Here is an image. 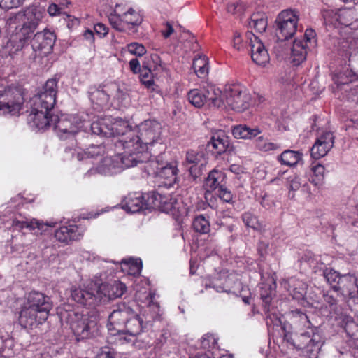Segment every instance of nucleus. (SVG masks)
Segmentation results:
<instances>
[{"instance_id":"obj_35","label":"nucleus","mask_w":358,"mask_h":358,"mask_svg":"<svg viewBox=\"0 0 358 358\" xmlns=\"http://www.w3.org/2000/svg\"><path fill=\"white\" fill-rule=\"evenodd\" d=\"M224 178V174L221 171L213 170L210 172L205 183L208 191H217L220 187H223L222 183Z\"/></svg>"},{"instance_id":"obj_32","label":"nucleus","mask_w":358,"mask_h":358,"mask_svg":"<svg viewBox=\"0 0 358 358\" xmlns=\"http://www.w3.org/2000/svg\"><path fill=\"white\" fill-rule=\"evenodd\" d=\"M206 93L207 102L210 101L213 106L217 108L224 107V92L215 86H209L206 89Z\"/></svg>"},{"instance_id":"obj_19","label":"nucleus","mask_w":358,"mask_h":358,"mask_svg":"<svg viewBox=\"0 0 358 358\" xmlns=\"http://www.w3.org/2000/svg\"><path fill=\"white\" fill-rule=\"evenodd\" d=\"M253 62L259 66H266L269 63L270 56L262 42L254 34H248Z\"/></svg>"},{"instance_id":"obj_34","label":"nucleus","mask_w":358,"mask_h":358,"mask_svg":"<svg viewBox=\"0 0 358 358\" xmlns=\"http://www.w3.org/2000/svg\"><path fill=\"white\" fill-rule=\"evenodd\" d=\"M121 269L124 273L131 275H138L142 269V262L141 259H122L121 262Z\"/></svg>"},{"instance_id":"obj_43","label":"nucleus","mask_w":358,"mask_h":358,"mask_svg":"<svg viewBox=\"0 0 358 358\" xmlns=\"http://www.w3.org/2000/svg\"><path fill=\"white\" fill-rule=\"evenodd\" d=\"M178 169L172 165L166 166L161 169L159 174L162 178H165L169 183L176 182Z\"/></svg>"},{"instance_id":"obj_15","label":"nucleus","mask_w":358,"mask_h":358,"mask_svg":"<svg viewBox=\"0 0 358 358\" xmlns=\"http://www.w3.org/2000/svg\"><path fill=\"white\" fill-rule=\"evenodd\" d=\"M143 331V321L138 315L134 312L129 317L123 327V331H120L117 335V341L120 344L132 343L134 344L137 336Z\"/></svg>"},{"instance_id":"obj_25","label":"nucleus","mask_w":358,"mask_h":358,"mask_svg":"<svg viewBox=\"0 0 358 358\" xmlns=\"http://www.w3.org/2000/svg\"><path fill=\"white\" fill-rule=\"evenodd\" d=\"M281 285L289 292L294 299H303L307 289V285L304 282L291 278L289 280H283Z\"/></svg>"},{"instance_id":"obj_27","label":"nucleus","mask_w":358,"mask_h":358,"mask_svg":"<svg viewBox=\"0 0 358 358\" xmlns=\"http://www.w3.org/2000/svg\"><path fill=\"white\" fill-rule=\"evenodd\" d=\"M231 132L237 139L250 140L262 133L259 127L251 128L246 124H238L232 127Z\"/></svg>"},{"instance_id":"obj_8","label":"nucleus","mask_w":358,"mask_h":358,"mask_svg":"<svg viewBox=\"0 0 358 358\" xmlns=\"http://www.w3.org/2000/svg\"><path fill=\"white\" fill-rule=\"evenodd\" d=\"M66 322L77 340L90 338L97 330L98 315L94 310L86 313L68 312Z\"/></svg>"},{"instance_id":"obj_56","label":"nucleus","mask_w":358,"mask_h":358,"mask_svg":"<svg viewBox=\"0 0 358 358\" xmlns=\"http://www.w3.org/2000/svg\"><path fill=\"white\" fill-rule=\"evenodd\" d=\"M206 287H212L217 292H227V287H222L218 285L217 280H213L209 283L206 282Z\"/></svg>"},{"instance_id":"obj_11","label":"nucleus","mask_w":358,"mask_h":358,"mask_svg":"<svg viewBox=\"0 0 358 358\" xmlns=\"http://www.w3.org/2000/svg\"><path fill=\"white\" fill-rule=\"evenodd\" d=\"M299 19V13L294 10H284L278 14L276 19V36L279 40H287L295 34Z\"/></svg>"},{"instance_id":"obj_42","label":"nucleus","mask_w":358,"mask_h":358,"mask_svg":"<svg viewBox=\"0 0 358 358\" xmlns=\"http://www.w3.org/2000/svg\"><path fill=\"white\" fill-rule=\"evenodd\" d=\"M194 230L200 234H207L210 231V222L202 215L197 216L193 222Z\"/></svg>"},{"instance_id":"obj_46","label":"nucleus","mask_w":358,"mask_h":358,"mask_svg":"<svg viewBox=\"0 0 358 358\" xmlns=\"http://www.w3.org/2000/svg\"><path fill=\"white\" fill-rule=\"evenodd\" d=\"M186 161L188 164L192 165L200 164L201 166H203L205 164L203 155L194 150H189L187 152Z\"/></svg>"},{"instance_id":"obj_61","label":"nucleus","mask_w":358,"mask_h":358,"mask_svg":"<svg viewBox=\"0 0 358 358\" xmlns=\"http://www.w3.org/2000/svg\"><path fill=\"white\" fill-rule=\"evenodd\" d=\"M165 29L161 31L162 35L165 38H169L174 31L173 26L169 23L166 22L164 24Z\"/></svg>"},{"instance_id":"obj_22","label":"nucleus","mask_w":358,"mask_h":358,"mask_svg":"<svg viewBox=\"0 0 358 358\" xmlns=\"http://www.w3.org/2000/svg\"><path fill=\"white\" fill-rule=\"evenodd\" d=\"M122 208L127 213H136L146 208L147 203L141 192L129 194L121 203Z\"/></svg>"},{"instance_id":"obj_30","label":"nucleus","mask_w":358,"mask_h":358,"mask_svg":"<svg viewBox=\"0 0 358 358\" xmlns=\"http://www.w3.org/2000/svg\"><path fill=\"white\" fill-rule=\"evenodd\" d=\"M210 143L218 155L225 152L229 148V138L222 131L216 132L211 137Z\"/></svg>"},{"instance_id":"obj_40","label":"nucleus","mask_w":358,"mask_h":358,"mask_svg":"<svg viewBox=\"0 0 358 358\" xmlns=\"http://www.w3.org/2000/svg\"><path fill=\"white\" fill-rule=\"evenodd\" d=\"M256 148L262 152H271L278 150L280 145L275 143L271 142L264 136H259L255 141Z\"/></svg>"},{"instance_id":"obj_26","label":"nucleus","mask_w":358,"mask_h":358,"mask_svg":"<svg viewBox=\"0 0 358 358\" xmlns=\"http://www.w3.org/2000/svg\"><path fill=\"white\" fill-rule=\"evenodd\" d=\"M285 186L289 191L288 196L291 199L295 197V192L298 190H300L304 194H309L310 193L308 183L305 180H302L296 175H292L287 177Z\"/></svg>"},{"instance_id":"obj_29","label":"nucleus","mask_w":358,"mask_h":358,"mask_svg":"<svg viewBox=\"0 0 358 358\" xmlns=\"http://www.w3.org/2000/svg\"><path fill=\"white\" fill-rule=\"evenodd\" d=\"M272 294H273V289L271 288L269 289L268 293H264V288H262L261 292V299L263 301L264 306V310L266 314V322L268 326L270 325H275L278 326L281 321L278 315L275 314H271L270 310L268 308V305L270 304L271 299H272Z\"/></svg>"},{"instance_id":"obj_47","label":"nucleus","mask_w":358,"mask_h":358,"mask_svg":"<svg viewBox=\"0 0 358 358\" xmlns=\"http://www.w3.org/2000/svg\"><path fill=\"white\" fill-rule=\"evenodd\" d=\"M342 275H340V274L331 269V268H326L324 271V277L327 280V282L331 286L333 289L334 290V286L338 287V284H337L339 280V278H341Z\"/></svg>"},{"instance_id":"obj_59","label":"nucleus","mask_w":358,"mask_h":358,"mask_svg":"<svg viewBox=\"0 0 358 358\" xmlns=\"http://www.w3.org/2000/svg\"><path fill=\"white\" fill-rule=\"evenodd\" d=\"M94 30L101 36H105L108 34V28L102 23L95 24Z\"/></svg>"},{"instance_id":"obj_62","label":"nucleus","mask_w":358,"mask_h":358,"mask_svg":"<svg viewBox=\"0 0 358 358\" xmlns=\"http://www.w3.org/2000/svg\"><path fill=\"white\" fill-rule=\"evenodd\" d=\"M201 166L200 164L192 165L191 166H189V173L194 178H196L199 176L201 174Z\"/></svg>"},{"instance_id":"obj_23","label":"nucleus","mask_w":358,"mask_h":358,"mask_svg":"<svg viewBox=\"0 0 358 358\" xmlns=\"http://www.w3.org/2000/svg\"><path fill=\"white\" fill-rule=\"evenodd\" d=\"M83 231L78 226L70 224L57 229L55 232V237L61 243H68L71 241L80 239L83 236Z\"/></svg>"},{"instance_id":"obj_7","label":"nucleus","mask_w":358,"mask_h":358,"mask_svg":"<svg viewBox=\"0 0 358 358\" xmlns=\"http://www.w3.org/2000/svg\"><path fill=\"white\" fill-rule=\"evenodd\" d=\"M300 321L306 327L295 335L292 344L308 358H317L324 341L318 329L310 325L306 315L299 313Z\"/></svg>"},{"instance_id":"obj_28","label":"nucleus","mask_w":358,"mask_h":358,"mask_svg":"<svg viewBox=\"0 0 358 358\" xmlns=\"http://www.w3.org/2000/svg\"><path fill=\"white\" fill-rule=\"evenodd\" d=\"M310 48L304 39L296 38L294 40L292 49V57L295 64H299L303 62L307 55V50Z\"/></svg>"},{"instance_id":"obj_38","label":"nucleus","mask_w":358,"mask_h":358,"mask_svg":"<svg viewBox=\"0 0 358 358\" xmlns=\"http://www.w3.org/2000/svg\"><path fill=\"white\" fill-rule=\"evenodd\" d=\"M195 73L199 78H204L208 72V59L206 56H199L193 62Z\"/></svg>"},{"instance_id":"obj_2","label":"nucleus","mask_w":358,"mask_h":358,"mask_svg":"<svg viewBox=\"0 0 358 358\" xmlns=\"http://www.w3.org/2000/svg\"><path fill=\"white\" fill-rule=\"evenodd\" d=\"M43 16V12L36 6L27 7L9 16L6 20L7 31L10 34L7 48L10 55L22 50L27 44Z\"/></svg>"},{"instance_id":"obj_50","label":"nucleus","mask_w":358,"mask_h":358,"mask_svg":"<svg viewBox=\"0 0 358 358\" xmlns=\"http://www.w3.org/2000/svg\"><path fill=\"white\" fill-rule=\"evenodd\" d=\"M127 48L129 53L137 57H141L146 53L144 45L136 42L128 44Z\"/></svg>"},{"instance_id":"obj_18","label":"nucleus","mask_w":358,"mask_h":358,"mask_svg":"<svg viewBox=\"0 0 358 358\" xmlns=\"http://www.w3.org/2000/svg\"><path fill=\"white\" fill-rule=\"evenodd\" d=\"M338 282V286H334V291L345 298L358 301V279L355 275H343Z\"/></svg>"},{"instance_id":"obj_52","label":"nucleus","mask_w":358,"mask_h":358,"mask_svg":"<svg viewBox=\"0 0 358 358\" xmlns=\"http://www.w3.org/2000/svg\"><path fill=\"white\" fill-rule=\"evenodd\" d=\"M24 0H1L0 7L5 9H12L22 5Z\"/></svg>"},{"instance_id":"obj_12","label":"nucleus","mask_w":358,"mask_h":358,"mask_svg":"<svg viewBox=\"0 0 358 358\" xmlns=\"http://www.w3.org/2000/svg\"><path fill=\"white\" fill-rule=\"evenodd\" d=\"M52 127L61 138H66L79 132L84 123L77 116L52 115Z\"/></svg>"},{"instance_id":"obj_20","label":"nucleus","mask_w":358,"mask_h":358,"mask_svg":"<svg viewBox=\"0 0 358 358\" xmlns=\"http://www.w3.org/2000/svg\"><path fill=\"white\" fill-rule=\"evenodd\" d=\"M334 137L331 132L327 131L320 136L311 148V156L314 159L324 157L332 148Z\"/></svg>"},{"instance_id":"obj_58","label":"nucleus","mask_w":358,"mask_h":358,"mask_svg":"<svg viewBox=\"0 0 358 358\" xmlns=\"http://www.w3.org/2000/svg\"><path fill=\"white\" fill-rule=\"evenodd\" d=\"M129 67L131 71L134 73H136L138 72H141V65L139 61L136 59H132L129 62Z\"/></svg>"},{"instance_id":"obj_57","label":"nucleus","mask_w":358,"mask_h":358,"mask_svg":"<svg viewBox=\"0 0 358 358\" xmlns=\"http://www.w3.org/2000/svg\"><path fill=\"white\" fill-rule=\"evenodd\" d=\"M324 298L325 302L327 303L333 310H335L336 308V306L337 300L334 298V296L327 292V294H324Z\"/></svg>"},{"instance_id":"obj_13","label":"nucleus","mask_w":358,"mask_h":358,"mask_svg":"<svg viewBox=\"0 0 358 358\" xmlns=\"http://www.w3.org/2000/svg\"><path fill=\"white\" fill-rule=\"evenodd\" d=\"M23 102L24 99L17 90L8 88L0 91V115H17Z\"/></svg>"},{"instance_id":"obj_17","label":"nucleus","mask_w":358,"mask_h":358,"mask_svg":"<svg viewBox=\"0 0 358 358\" xmlns=\"http://www.w3.org/2000/svg\"><path fill=\"white\" fill-rule=\"evenodd\" d=\"M56 37L53 32L44 30L37 32L31 40V47L36 56L42 57L50 54L55 42Z\"/></svg>"},{"instance_id":"obj_60","label":"nucleus","mask_w":358,"mask_h":358,"mask_svg":"<svg viewBox=\"0 0 358 358\" xmlns=\"http://www.w3.org/2000/svg\"><path fill=\"white\" fill-rule=\"evenodd\" d=\"M62 7L55 3H52L48 8V12L51 16H56L61 13Z\"/></svg>"},{"instance_id":"obj_6","label":"nucleus","mask_w":358,"mask_h":358,"mask_svg":"<svg viewBox=\"0 0 358 358\" xmlns=\"http://www.w3.org/2000/svg\"><path fill=\"white\" fill-rule=\"evenodd\" d=\"M52 308L50 298L45 294L32 291L27 297L19 316V322L24 328L43 323Z\"/></svg>"},{"instance_id":"obj_39","label":"nucleus","mask_w":358,"mask_h":358,"mask_svg":"<svg viewBox=\"0 0 358 358\" xmlns=\"http://www.w3.org/2000/svg\"><path fill=\"white\" fill-rule=\"evenodd\" d=\"M109 97H113L122 104L128 98L127 93L116 83L108 84Z\"/></svg>"},{"instance_id":"obj_3","label":"nucleus","mask_w":358,"mask_h":358,"mask_svg":"<svg viewBox=\"0 0 358 358\" xmlns=\"http://www.w3.org/2000/svg\"><path fill=\"white\" fill-rule=\"evenodd\" d=\"M115 153V155H106V148L103 145H92L87 150L78 152L76 157L78 161H85L87 164L92 166L85 173L87 176L96 173L111 176L134 166L136 159L121 157L118 153Z\"/></svg>"},{"instance_id":"obj_14","label":"nucleus","mask_w":358,"mask_h":358,"mask_svg":"<svg viewBox=\"0 0 358 358\" xmlns=\"http://www.w3.org/2000/svg\"><path fill=\"white\" fill-rule=\"evenodd\" d=\"M135 130L148 150L149 146L153 145L160 141L162 126L157 121L145 120L141 123Z\"/></svg>"},{"instance_id":"obj_45","label":"nucleus","mask_w":358,"mask_h":358,"mask_svg":"<svg viewBox=\"0 0 358 358\" xmlns=\"http://www.w3.org/2000/svg\"><path fill=\"white\" fill-rule=\"evenodd\" d=\"M145 67L150 68L153 71L163 70L164 67L162 64L160 57L156 54H151L146 58Z\"/></svg>"},{"instance_id":"obj_16","label":"nucleus","mask_w":358,"mask_h":358,"mask_svg":"<svg viewBox=\"0 0 358 358\" xmlns=\"http://www.w3.org/2000/svg\"><path fill=\"white\" fill-rule=\"evenodd\" d=\"M133 310L125 304H120L113 310L108 317V330L111 336H116L123 331V327L131 317Z\"/></svg>"},{"instance_id":"obj_4","label":"nucleus","mask_w":358,"mask_h":358,"mask_svg":"<svg viewBox=\"0 0 358 358\" xmlns=\"http://www.w3.org/2000/svg\"><path fill=\"white\" fill-rule=\"evenodd\" d=\"M57 92V80L50 79L43 90L33 97L31 111L28 117L31 127L40 131L52 126V116L49 115L56 103Z\"/></svg>"},{"instance_id":"obj_53","label":"nucleus","mask_w":358,"mask_h":358,"mask_svg":"<svg viewBox=\"0 0 358 358\" xmlns=\"http://www.w3.org/2000/svg\"><path fill=\"white\" fill-rule=\"evenodd\" d=\"M311 170L314 175L317 177V181L313 180L315 185L318 184L324 178V166L322 164H317L312 166Z\"/></svg>"},{"instance_id":"obj_37","label":"nucleus","mask_w":358,"mask_h":358,"mask_svg":"<svg viewBox=\"0 0 358 358\" xmlns=\"http://www.w3.org/2000/svg\"><path fill=\"white\" fill-rule=\"evenodd\" d=\"M249 27L257 33H263L267 27V20L263 14H253L249 22Z\"/></svg>"},{"instance_id":"obj_24","label":"nucleus","mask_w":358,"mask_h":358,"mask_svg":"<svg viewBox=\"0 0 358 358\" xmlns=\"http://www.w3.org/2000/svg\"><path fill=\"white\" fill-rule=\"evenodd\" d=\"M13 226L19 229H27L29 231H34V233L39 232L42 234L47 230L48 227H55V223H44L42 221L33 218L26 219L22 221L13 220Z\"/></svg>"},{"instance_id":"obj_55","label":"nucleus","mask_w":358,"mask_h":358,"mask_svg":"<svg viewBox=\"0 0 358 358\" xmlns=\"http://www.w3.org/2000/svg\"><path fill=\"white\" fill-rule=\"evenodd\" d=\"M244 10V6L241 2L236 1L231 3L227 6L228 13L232 14H241Z\"/></svg>"},{"instance_id":"obj_64","label":"nucleus","mask_w":358,"mask_h":358,"mask_svg":"<svg viewBox=\"0 0 358 358\" xmlns=\"http://www.w3.org/2000/svg\"><path fill=\"white\" fill-rule=\"evenodd\" d=\"M229 170L231 172L236 175H240L244 173L245 169L242 166L238 164H231L230 166Z\"/></svg>"},{"instance_id":"obj_5","label":"nucleus","mask_w":358,"mask_h":358,"mask_svg":"<svg viewBox=\"0 0 358 358\" xmlns=\"http://www.w3.org/2000/svg\"><path fill=\"white\" fill-rule=\"evenodd\" d=\"M126 289V285L120 281L103 283L99 286H96L95 283L91 282L86 289L72 288L71 296L76 302L83 306L92 307L98 304L103 298L112 299L122 296Z\"/></svg>"},{"instance_id":"obj_48","label":"nucleus","mask_w":358,"mask_h":358,"mask_svg":"<svg viewBox=\"0 0 358 358\" xmlns=\"http://www.w3.org/2000/svg\"><path fill=\"white\" fill-rule=\"evenodd\" d=\"M13 346V339L8 337H0V355L3 356H10L11 355L12 348Z\"/></svg>"},{"instance_id":"obj_10","label":"nucleus","mask_w":358,"mask_h":358,"mask_svg":"<svg viewBox=\"0 0 358 358\" xmlns=\"http://www.w3.org/2000/svg\"><path fill=\"white\" fill-rule=\"evenodd\" d=\"M225 108L236 112L247 110L251 102V96L247 89L240 84H233L226 86L224 90Z\"/></svg>"},{"instance_id":"obj_1","label":"nucleus","mask_w":358,"mask_h":358,"mask_svg":"<svg viewBox=\"0 0 358 358\" xmlns=\"http://www.w3.org/2000/svg\"><path fill=\"white\" fill-rule=\"evenodd\" d=\"M93 134L106 137H117L114 141L115 152L121 157L136 159L134 166L143 162V153L148 150L136 130L129 127L128 122L106 117L92 123Z\"/></svg>"},{"instance_id":"obj_31","label":"nucleus","mask_w":358,"mask_h":358,"mask_svg":"<svg viewBox=\"0 0 358 358\" xmlns=\"http://www.w3.org/2000/svg\"><path fill=\"white\" fill-rule=\"evenodd\" d=\"M104 87L105 88L94 87L90 88L89 96L92 103L98 106H103L107 103L109 99L108 85H106Z\"/></svg>"},{"instance_id":"obj_44","label":"nucleus","mask_w":358,"mask_h":358,"mask_svg":"<svg viewBox=\"0 0 358 358\" xmlns=\"http://www.w3.org/2000/svg\"><path fill=\"white\" fill-rule=\"evenodd\" d=\"M152 71L153 70H152L150 68H147L145 66H143L141 71V82L147 88H150L154 85L153 74L152 73Z\"/></svg>"},{"instance_id":"obj_9","label":"nucleus","mask_w":358,"mask_h":358,"mask_svg":"<svg viewBox=\"0 0 358 358\" xmlns=\"http://www.w3.org/2000/svg\"><path fill=\"white\" fill-rule=\"evenodd\" d=\"M108 20L111 26L120 31H130L142 22V17L138 12L131 8L126 10L122 4H116Z\"/></svg>"},{"instance_id":"obj_41","label":"nucleus","mask_w":358,"mask_h":358,"mask_svg":"<svg viewBox=\"0 0 358 358\" xmlns=\"http://www.w3.org/2000/svg\"><path fill=\"white\" fill-rule=\"evenodd\" d=\"M242 220L245 225L256 231L263 229V224L259 221L258 218L250 212H245L242 215Z\"/></svg>"},{"instance_id":"obj_21","label":"nucleus","mask_w":358,"mask_h":358,"mask_svg":"<svg viewBox=\"0 0 358 358\" xmlns=\"http://www.w3.org/2000/svg\"><path fill=\"white\" fill-rule=\"evenodd\" d=\"M155 199L158 201V206L162 211L169 213L172 210L177 209L179 215L182 217L187 216L189 211V208L187 206H180V203L169 195H162L157 194Z\"/></svg>"},{"instance_id":"obj_54","label":"nucleus","mask_w":358,"mask_h":358,"mask_svg":"<svg viewBox=\"0 0 358 358\" xmlns=\"http://www.w3.org/2000/svg\"><path fill=\"white\" fill-rule=\"evenodd\" d=\"M216 194L220 199L226 203H230L233 199V196L231 192L224 187H220Z\"/></svg>"},{"instance_id":"obj_51","label":"nucleus","mask_w":358,"mask_h":358,"mask_svg":"<svg viewBox=\"0 0 358 358\" xmlns=\"http://www.w3.org/2000/svg\"><path fill=\"white\" fill-rule=\"evenodd\" d=\"M304 41L309 48H313L316 45V34L312 29H307L304 33L303 38Z\"/></svg>"},{"instance_id":"obj_63","label":"nucleus","mask_w":358,"mask_h":358,"mask_svg":"<svg viewBox=\"0 0 358 358\" xmlns=\"http://www.w3.org/2000/svg\"><path fill=\"white\" fill-rule=\"evenodd\" d=\"M95 358H114V353L108 349H104Z\"/></svg>"},{"instance_id":"obj_33","label":"nucleus","mask_w":358,"mask_h":358,"mask_svg":"<svg viewBox=\"0 0 358 358\" xmlns=\"http://www.w3.org/2000/svg\"><path fill=\"white\" fill-rule=\"evenodd\" d=\"M303 154L299 151L291 150H285L278 159L282 164L294 166L302 160Z\"/></svg>"},{"instance_id":"obj_49","label":"nucleus","mask_w":358,"mask_h":358,"mask_svg":"<svg viewBox=\"0 0 358 358\" xmlns=\"http://www.w3.org/2000/svg\"><path fill=\"white\" fill-rule=\"evenodd\" d=\"M201 346L204 349H215L217 348V338L214 334H206L201 338Z\"/></svg>"},{"instance_id":"obj_36","label":"nucleus","mask_w":358,"mask_h":358,"mask_svg":"<svg viewBox=\"0 0 358 358\" xmlns=\"http://www.w3.org/2000/svg\"><path fill=\"white\" fill-rule=\"evenodd\" d=\"M187 99L189 103L196 108L202 107L205 103H207V96L205 90L193 89L188 94Z\"/></svg>"}]
</instances>
